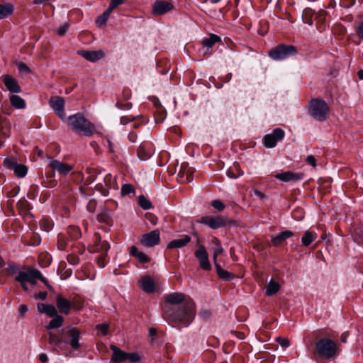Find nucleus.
I'll return each mask as SVG.
<instances>
[{"instance_id":"25","label":"nucleus","mask_w":363,"mask_h":363,"mask_svg":"<svg viewBox=\"0 0 363 363\" xmlns=\"http://www.w3.org/2000/svg\"><path fill=\"white\" fill-rule=\"evenodd\" d=\"M190 241L191 238L187 235H184L181 238L170 241L167 244V247L169 249L182 248L186 245Z\"/></svg>"},{"instance_id":"9","label":"nucleus","mask_w":363,"mask_h":363,"mask_svg":"<svg viewBox=\"0 0 363 363\" xmlns=\"http://www.w3.org/2000/svg\"><path fill=\"white\" fill-rule=\"evenodd\" d=\"M40 276V271L35 269L28 268L26 271L18 272V274L15 277V280L18 282H30L35 285L36 279Z\"/></svg>"},{"instance_id":"20","label":"nucleus","mask_w":363,"mask_h":363,"mask_svg":"<svg viewBox=\"0 0 363 363\" xmlns=\"http://www.w3.org/2000/svg\"><path fill=\"white\" fill-rule=\"evenodd\" d=\"M49 166L61 174H67L72 169V166L61 162L57 160H52L49 163Z\"/></svg>"},{"instance_id":"8","label":"nucleus","mask_w":363,"mask_h":363,"mask_svg":"<svg viewBox=\"0 0 363 363\" xmlns=\"http://www.w3.org/2000/svg\"><path fill=\"white\" fill-rule=\"evenodd\" d=\"M200 223L205 224L212 229H218L225 226L227 224L233 223L222 216H203L201 218Z\"/></svg>"},{"instance_id":"50","label":"nucleus","mask_w":363,"mask_h":363,"mask_svg":"<svg viewBox=\"0 0 363 363\" xmlns=\"http://www.w3.org/2000/svg\"><path fill=\"white\" fill-rule=\"evenodd\" d=\"M40 225L41 228H43L45 231H50L52 229V223L48 219H43L40 222Z\"/></svg>"},{"instance_id":"18","label":"nucleus","mask_w":363,"mask_h":363,"mask_svg":"<svg viewBox=\"0 0 363 363\" xmlns=\"http://www.w3.org/2000/svg\"><path fill=\"white\" fill-rule=\"evenodd\" d=\"M172 8V4L168 1H157L152 5V13L155 16L163 15L171 11Z\"/></svg>"},{"instance_id":"61","label":"nucleus","mask_w":363,"mask_h":363,"mask_svg":"<svg viewBox=\"0 0 363 363\" xmlns=\"http://www.w3.org/2000/svg\"><path fill=\"white\" fill-rule=\"evenodd\" d=\"M87 173L89 174V177L88 178L89 182H92L95 180L96 177L94 175V170L91 169H86Z\"/></svg>"},{"instance_id":"27","label":"nucleus","mask_w":363,"mask_h":363,"mask_svg":"<svg viewBox=\"0 0 363 363\" xmlns=\"http://www.w3.org/2000/svg\"><path fill=\"white\" fill-rule=\"evenodd\" d=\"M140 287L147 293L155 291V282L150 277H144L140 280Z\"/></svg>"},{"instance_id":"24","label":"nucleus","mask_w":363,"mask_h":363,"mask_svg":"<svg viewBox=\"0 0 363 363\" xmlns=\"http://www.w3.org/2000/svg\"><path fill=\"white\" fill-rule=\"evenodd\" d=\"M38 311L40 313H44L48 315L49 317H54L57 315V311L56 308L51 304H45L42 303H39L37 304Z\"/></svg>"},{"instance_id":"12","label":"nucleus","mask_w":363,"mask_h":363,"mask_svg":"<svg viewBox=\"0 0 363 363\" xmlns=\"http://www.w3.org/2000/svg\"><path fill=\"white\" fill-rule=\"evenodd\" d=\"M160 240V233L159 230H154L147 233L143 234L140 239V243L146 247L157 245Z\"/></svg>"},{"instance_id":"17","label":"nucleus","mask_w":363,"mask_h":363,"mask_svg":"<svg viewBox=\"0 0 363 363\" xmlns=\"http://www.w3.org/2000/svg\"><path fill=\"white\" fill-rule=\"evenodd\" d=\"M49 344L52 350L55 352H62L65 349V340L59 337L57 335L50 333H49Z\"/></svg>"},{"instance_id":"29","label":"nucleus","mask_w":363,"mask_h":363,"mask_svg":"<svg viewBox=\"0 0 363 363\" xmlns=\"http://www.w3.org/2000/svg\"><path fill=\"white\" fill-rule=\"evenodd\" d=\"M294 235L293 232L290 230H285L280 233L279 235L273 236L272 238V242L274 245H278L281 244L285 240L291 238Z\"/></svg>"},{"instance_id":"41","label":"nucleus","mask_w":363,"mask_h":363,"mask_svg":"<svg viewBox=\"0 0 363 363\" xmlns=\"http://www.w3.org/2000/svg\"><path fill=\"white\" fill-rule=\"evenodd\" d=\"M138 204L144 210H148L152 208L151 202L145 198V196L140 195L138 197Z\"/></svg>"},{"instance_id":"23","label":"nucleus","mask_w":363,"mask_h":363,"mask_svg":"<svg viewBox=\"0 0 363 363\" xmlns=\"http://www.w3.org/2000/svg\"><path fill=\"white\" fill-rule=\"evenodd\" d=\"M189 300L191 299H186L184 294L178 292L169 294L165 298L166 303H169L172 305H177L183 302H184V303L186 304V302L188 301Z\"/></svg>"},{"instance_id":"10","label":"nucleus","mask_w":363,"mask_h":363,"mask_svg":"<svg viewBox=\"0 0 363 363\" xmlns=\"http://www.w3.org/2000/svg\"><path fill=\"white\" fill-rule=\"evenodd\" d=\"M285 135L284 131L279 128H275L270 134H267L264 138V146L267 148H272L276 146L278 141L281 140Z\"/></svg>"},{"instance_id":"40","label":"nucleus","mask_w":363,"mask_h":363,"mask_svg":"<svg viewBox=\"0 0 363 363\" xmlns=\"http://www.w3.org/2000/svg\"><path fill=\"white\" fill-rule=\"evenodd\" d=\"M13 171L17 177H24L28 172V168L24 164H18L15 166Z\"/></svg>"},{"instance_id":"32","label":"nucleus","mask_w":363,"mask_h":363,"mask_svg":"<svg viewBox=\"0 0 363 363\" xmlns=\"http://www.w3.org/2000/svg\"><path fill=\"white\" fill-rule=\"evenodd\" d=\"M280 289V285L278 282L272 279L266 286L265 294L268 296H272L277 294Z\"/></svg>"},{"instance_id":"39","label":"nucleus","mask_w":363,"mask_h":363,"mask_svg":"<svg viewBox=\"0 0 363 363\" xmlns=\"http://www.w3.org/2000/svg\"><path fill=\"white\" fill-rule=\"evenodd\" d=\"M316 238V233L307 230L302 238L301 242L304 246H308Z\"/></svg>"},{"instance_id":"30","label":"nucleus","mask_w":363,"mask_h":363,"mask_svg":"<svg viewBox=\"0 0 363 363\" xmlns=\"http://www.w3.org/2000/svg\"><path fill=\"white\" fill-rule=\"evenodd\" d=\"M227 176L231 179H237L243 175L244 172L238 163H234L226 172Z\"/></svg>"},{"instance_id":"58","label":"nucleus","mask_w":363,"mask_h":363,"mask_svg":"<svg viewBox=\"0 0 363 363\" xmlns=\"http://www.w3.org/2000/svg\"><path fill=\"white\" fill-rule=\"evenodd\" d=\"M306 161L308 164H311L312 167H316V160L313 155H308L306 158Z\"/></svg>"},{"instance_id":"53","label":"nucleus","mask_w":363,"mask_h":363,"mask_svg":"<svg viewBox=\"0 0 363 363\" xmlns=\"http://www.w3.org/2000/svg\"><path fill=\"white\" fill-rule=\"evenodd\" d=\"M211 206L219 211H222L225 208V205L220 200L213 201Z\"/></svg>"},{"instance_id":"56","label":"nucleus","mask_w":363,"mask_h":363,"mask_svg":"<svg viewBox=\"0 0 363 363\" xmlns=\"http://www.w3.org/2000/svg\"><path fill=\"white\" fill-rule=\"evenodd\" d=\"M136 118V116H122L120 119L121 124L125 125L128 123L134 121Z\"/></svg>"},{"instance_id":"38","label":"nucleus","mask_w":363,"mask_h":363,"mask_svg":"<svg viewBox=\"0 0 363 363\" xmlns=\"http://www.w3.org/2000/svg\"><path fill=\"white\" fill-rule=\"evenodd\" d=\"M67 234L72 240H77L81 238L82 235L79 228L74 225H70L68 227Z\"/></svg>"},{"instance_id":"22","label":"nucleus","mask_w":363,"mask_h":363,"mask_svg":"<svg viewBox=\"0 0 363 363\" xmlns=\"http://www.w3.org/2000/svg\"><path fill=\"white\" fill-rule=\"evenodd\" d=\"M178 177L181 182H191L194 179L193 171L186 164H182L178 173Z\"/></svg>"},{"instance_id":"28","label":"nucleus","mask_w":363,"mask_h":363,"mask_svg":"<svg viewBox=\"0 0 363 363\" xmlns=\"http://www.w3.org/2000/svg\"><path fill=\"white\" fill-rule=\"evenodd\" d=\"M130 254L133 257H135L138 260L142 263H147L150 262V258L143 252L138 250L137 247L132 246L130 250Z\"/></svg>"},{"instance_id":"7","label":"nucleus","mask_w":363,"mask_h":363,"mask_svg":"<svg viewBox=\"0 0 363 363\" xmlns=\"http://www.w3.org/2000/svg\"><path fill=\"white\" fill-rule=\"evenodd\" d=\"M96 189L104 196H106L109 194L111 190L117 191L119 186L116 177H113L111 174H107L104 177L103 182L99 183L96 185Z\"/></svg>"},{"instance_id":"6","label":"nucleus","mask_w":363,"mask_h":363,"mask_svg":"<svg viewBox=\"0 0 363 363\" xmlns=\"http://www.w3.org/2000/svg\"><path fill=\"white\" fill-rule=\"evenodd\" d=\"M297 53L296 48L291 45L280 44L269 52V56L274 60H283Z\"/></svg>"},{"instance_id":"52","label":"nucleus","mask_w":363,"mask_h":363,"mask_svg":"<svg viewBox=\"0 0 363 363\" xmlns=\"http://www.w3.org/2000/svg\"><path fill=\"white\" fill-rule=\"evenodd\" d=\"M8 272L11 275H14L16 274V275L18 274V266L14 263H9L8 266Z\"/></svg>"},{"instance_id":"26","label":"nucleus","mask_w":363,"mask_h":363,"mask_svg":"<svg viewBox=\"0 0 363 363\" xmlns=\"http://www.w3.org/2000/svg\"><path fill=\"white\" fill-rule=\"evenodd\" d=\"M111 349L113 351L111 360L116 363H121L126 360V352L122 351L114 345H111Z\"/></svg>"},{"instance_id":"16","label":"nucleus","mask_w":363,"mask_h":363,"mask_svg":"<svg viewBox=\"0 0 363 363\" xmlns=\"http://www.w3.org/2000/svg\"><path fill=\"white\" fill-rule=\"evenodd\" d=\"M0 79L4 83L7 90L12 93H20L21 88L17 80L11 75L5 74L1 77Z\"/></svg>"},{"instance_id":"3","label":"nucleus","mask_w":363,"mask_h":363,"mask_svg":"<svg viewBox=\"0 0 363 363\" xmlns=\"http://www.w3.org/2000/svg\"><path fill=\"white\" fill-rule=\"evenodd\" d=\"M330 108L327 103L320 99H313L308 106L309 115L315 121H325L328 117Z\"/></svg>"},{"instance_id":"55","label":"nucleus","mask_w":363,"mask_h":363,"mask_svg":"<svg viewBox=\"0 0 363 363\" xmlns=\"http://www.w3.org/2000/svg\"><path fill=\"white\" fill-rule=\"evenodd\" d=\"M276 341L282 347L284 348H287L289 347L290 343L289 340L286 338H281V337H277L276 338Z\"/></svg>"},{"instance_id":"2","label":"nucleus","mask_w":363,"mask_h":363,"mask_svg":"<svg viewBox=\"0 0 363 363\" xmlns=\"http://www.w3.org/2000/svg\"><path fill=\"white\" fill-rule=\"evenodd\" d=\"M68 123L74 131L86 136L92 135L95 131L94 125L79 113L69 116Z\"/></svg>"},{"instance_id":"64","label":"nucleus","mask_w":363,"mask_h":363,"mask_svg":"<svg viewBox=\"0 0 363 363\" xmlns=\"http://www.w3.org/2000/svg\"><path fill=\"white\" fill-rule=\"evenodd\" d=\"M223 252V248L221 247V245H220V243L218 242L217 245H216V248L214 249V251L213 252L218 255H220V254H222Z\"/></svg>"},{"instance_id":"63","label":"nucleus","mask_w":363,"mask_h":363,"mask_svg":"<svg viewBox=\"0 0 363 363\" xmlns=\"http://www.w3.org/2000/svg\"><path fill=\"white\" fill-rule=\"evenodd\" d=\"M357 33L358 36L363 40V21L360 23V25L357 27Z\"/></svg>"},{"instance_id":"62","label":"nucleus","mask_w":363,"mask_h":363,"mask_svg":"<svg viewBox=\"0 0 363 363\" xmlns=\"http://www.w3.org/2000/svg\"><path fill=\"white\" fill-rule=\"evenodd\" d=\"M48 294L46 291H40L35 294V297L38 299L45 300L47 298Z\"/></svg>"},{"instance_id":"54","label":"nucleus","mask_w":363,"mask_h":363,"mask_svg":"<svg viewBox=\"0 0 363 363\" xmlns=\"http://www.w3.org/2000/svg\"><path fill=\"white\" fill-rule=\"evenodd\" d=\"M124 1L125 0H112L108 10L111 13L115 8L122 4Z\"/></svg>"},{"instance_id":"5","label":"nucleus","mask_w":363,"mask_h":363,"mask_svg":"<svg viewBox=\"0 0 363 363\" xmlns=\"http://www.w3.org/2000/svg\"><path fill=\"white\" fill-rule=\"evenodd\" d=\"M61 333L64 335L65 345H69L74 351L80 349L81 332L77 328L67 326L61 330Z\"/></svg>"},{"instance_id":"46","label":"nucleus","mask_w":363,"mask_h":363,"mask_svg":"<svg viewBox=\"0 0 363 363\" xmlns=\"http://www.w3.org/2000/svg\"><path fill=\"white\" fill-rule=\"evenodd\" d=\"M126 359H128L130 362L137 363L141 360V358L139 354L133 352L126 353Z\"/></svg>"},{"instance_id":"11","label":"nucleus","mask_w":363,"mask_h":363,"mask_svg":"<svg viewBox=\"0 0 363 363\" xmlns=\"http://www.w3.org/2000/svg\"><path fill=\"white\" fill-rule=\"evenodd\" d=\"M194 255L199 261V267L201 269L206 271H209L211 269V265L208 259V252L204 246L199 245Z\"/></svg>"},{"instance_id":"33","label":"nucleus","mask_w":363,"mask_h":363,"mask_svg":"<svg viewBox=\"0 0 363 363\" xmlns=\"http://www.w3.org/2000/svg\"><path fill=\"white\" fill-rule=\"evenodd\" d=\"M215 268L216 270V273L220 279H223L225 281H229L233 279V274L222 269V267L218 263H216Z\"/></svg>"},{"instance_id":"48","label":"nucleus","mask_w":363,"mask_h":363,"mask_svg":"<svg viewBox=\"0 0 363 363\" xmlns=\"http://www.w3.org/2000/svg\"><path fill=\"white\" fill-rule=\"evenodd\" d=\"M138 155L141 160H146L150 157V154L146 152L145 148L141 145L138 150Z\"/></svg>"},{"instance_id":"42","label":"nucleus","mask_w":363,"mask_h":363,"mask_svg":"<svg viewBox=\"0 0 363 363\" xmlns=\"http://www.w3.org/2000/svg\"><path fill=\"white\" fill-rule=\"evenodd\" d=\"M111 12L107 9L96 20V23L98 26L101 27L106 24Z\"/></svg>"},{"instance_id":"51","label":"nucleus","mask_w":363,"mask_h":363,"mask_svg":"<svg viewBox=\"0 0 363 363\" xmlns=\"http://www.w3.org/2000/svg\"><path fill=\"white\" fill-rule=\"evenodd\" d=\"M4 165L9 168V169H14L15 168V166H16L18 164L16 163V162L15 161L14 159H12V158H6L4 160Z\"/></svg>"},{"instance_id":"37","label":"nucleus","mask_w":363,"mask_h":363,"mask_svg":"<svg viewBox=\"0 0 363 363\" xmlns=\"http://www.w3.org/2000/svg\"><path fill=\"white\" fill-rule=\"evenodd\" d=\"M314 15V12L311 9H305L303 11L302 19L304 23L308 24L309 26L313 25V16Z\"/></svg>"},{"instance_id":"45","label":"nucleus","mask_w":363,"mask_h":363,"mask_svg":"<svg viewBox=\"0 0 363 363\" xmlns=\"http://www.w3.org/2000/svg\"><path fill=\"white\" fill-rule=\"evenodd\" d=\"M107 254L103 253L100 254L97 257V264L99 267L104 268L108 263Z\"/></svg>"},{"instance_id":"31","label":"nucleus","mask_w":363,"mask_h":363,"mask_svg":"<svg viewBox=\"0 0 363 363\" xmlns=\"http://www.w3.org/2000/svg\"><path fill=\"white\" fill-rule=\"evenodd\" d=\"M11 104L17 109L26 108V101L18 95L13 94L9 97Z\"/></svg>"},{"instance_id":"49","label":"nucleus","mask_w":363,"mask_h":363,"mask_svg":"<svg viewBox=\"0 0 363 363\" xmlns=\"http://www.w3.org/2000/svg\"><path fill=\"white\" fill-rule=\"evenodd\" d=\"M69 27V23L66 22L62 26L56 30V33L60 36H63L67 33L68 28Z\"/></svg>"},{"instance_id":"14","label":"nucleus","mask_w":363,"mask_h":363,"mask_svg":"<svg viewBox=\"0 0 363 363\" xmlns=\"http://www.w3.org/2000/svg\"><path fill=\"white\" fill-rule=\"evenodd\" d=\"M94 242L89 247V251L92 253L107 254L110 249V245L106 240H101L98 233L94 235Z\"/></svg>"},{"instance_id":"47","label":"nucleus","mask_w":363,"mask_h":363,"mask_svg":"<svg viewBox=\"0 0 363 363\" xmlns=\"http://www.w3.org/2000/svg\"><path fill=\"white\" fill-rule=\"evenodd\" d=\"M96 329L101 333L102 335H106L108 333L109 325L107 323L99 324Z\"/></svg>"},{"instance_id":"19","label":"nucleus","mask_w":363,"mask_h":363,"mask_svg":"<svg viewBox=\"0 0 363 363\" xmlns=\"http://www.w3.org/2000/svg\"><path fill=\"white\" fill-rule=\"evenodd\" d=\"M304 174L303 173L285 172L283 173L276 174L275 177L283 182H297L303 179Z\"/></svg>"},{"instance_id":"4","label":"nucleus","mask_w":363,"mask_h":363,"mask_svg":"<svg viewBox=\"0 0 363 363\" xmlns=\"http://www.w3.org/2000/svg\"><path fill=\"white\" fill-rule=\"evenodd\" d=\"M316 354L325 359H331L338 352L337 344L329 338H321L315 343Z\"/></svg>"},{"instance_id":"21","label":"nucleus","mask_w":363,"mask_h":363,"mask_svg":"<svg viewBox=\"0 0 363 363\" xmlns=\"http://www.w3.org/2000/svg\"><path fill=\"white\" fill-rule=\"evenodd\" d=\"M56 306L61 313L68 315L70 313L71 302L61 295H58L56 298Z\"/></svg>"},{"instance_id":"15","label":"nucleus","mask_w":363,"mask_h":363,"mask_svg":"<svg viewBox=\"0 0 363 363\" xmlns=\"http://www.w3.org/2000/svg\"><path fill=\"white\" fill-rule=\"evenodd\" d=\"M49 104L55 112L58 115V116L62 120H64L66 116L65 112L64 99L60 96L52 97L49 101Z\"/></svg>"},{"instance_id":"43","label":"nucleus","mask_w":363,"mask_h":363,"mask_svg":"<svg viewBox=\"0 0 363 363\" xmlns=\"http://www.w3.org/2000/svg\"><path fill=\"white\" fill-rule=\"evenodd\" d=\"M135 192V188L134 186L130 184H125L121 187V196H126L130 193Z\"/></svg>"},{"instance_id":"36","label":"nucleus","mask_w":363,"mask_h":363,"mask_svg":"<svg viewBox=\"0 0 363 363\" xmlns=\"http://www.w3.org/2000/svg\"><path fill=\"white\" fill-rule=\"evenodd\" d=\"M64 318L60 315H56V316L52 317V319L50 320V323L47 326V329H55L59 328L63 324Z\"/></svg>"},{"instance_id":"44","label":"nucleus","mask_w":363,"mask_h":363,"mask_svg":"<svg viewBox=\"0 0 363 363\" xmlns=\"http://www.w3.org/2000/svg\"><path fill=\"white\" fill-rule=\"evenodd\" d=\"M68 246V242L64 235H60L57 239V247L60 250H65Z\"/></svg>"},{"instance_id":"60","label":"nucleus","mask_w":363,"mask_h":363,"mask_svg":"<svg viewBox=\"0 0 363 363\" xmlns=\"http://www.w3.org/2000/svg\"><path fill=\"white\" fill-rule=\"evenodd\" d=\"M116 106L118 108L123 109V110H129L132 106L131 104H130V103H127V104L117 103Z\"/></svg>"},{"instance_id":"35","label":"nucleus","mask_w":363,"mask_h":363,"mask_svg":"<svg viewBox=\"0 0 363 363\" xmlns=\"http://www.w3.org/2000/svg\"><path fill=\"white\" fill-rule=\"evenodd\" d=\"M220 40V38L216 35L211 34L207 38H204L202 40V45L206 47L208 50L211 48L216 43Z\"/></svg>"},{"instance_id":"57","label":"nucleus","mask_w":363,"mask_h":363,"mask_svg":"<svg viewBox=\"0 0 363 363\" xmlns=\"http://www.w3.org/2000/svg\"><path fill=\"white\" fill-rule=\"evenodd\" d=\"M67 261L69 264L75 265L79 262V258L74 255H69L67 256Z\"/></svg>"},{"instance_id":"34","label":"nucleus","mask_w":363,"mask_h":363,"mask_svg":"<svg viewBox=\"0 0 363 363\" xmlns=\"http://www.w3.org/2000/svg\"><path fill=\"white\" fill-rule=\"evenodd\" d=\"M13 11V6L11 4H0V20L11 15Z\"/></svg>"},{"instance_id":"1","label":"nucleus","mask_w":363,"mask_h":363,"mask_svg":"<svg viewBox=\"0 0 363 363\" xmlns=\"http://www.w3.org/2000/svg\"><path fill=\"white\" fill-rule=\"evenodd\" d=\"M165 316L172 322L187 326L192 322L195 316V304L191 300L186 302V306L178 308L165 306Z\"/></svg>"},{"instance_id":"13","label":"nucleus","mask_w":363,"mask_h":363,"mask_svg":"<svg viewBox=\"0 0 363 363\" xmlns=\"http://www.w3.org/2000/svg\"><path fill=\"white\" fill-rule=\"evenodd\" d=\"M77 54L86 60L94 63L103 59L105 57V52L102 50H78Z\"/></svg>"},{"instance_id":"59","label":"nucleus","mask_w":363,"mask_h":363,"mask_svg":"<svg viewBox=\"0 0 363 363\" xmlns=\"http://www.w3.org/2000/svg\"><path fill=\"white\" fill-rule=\"evenodd\" d=\"M18 70L21 72H30L28 67L23 62H21L18 65Z\"/></svg>"}]
</instances>
